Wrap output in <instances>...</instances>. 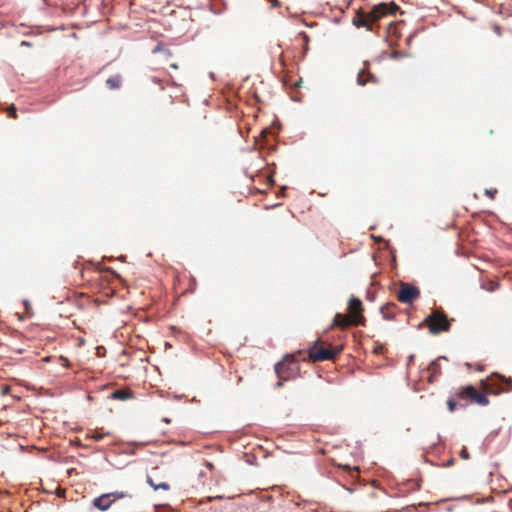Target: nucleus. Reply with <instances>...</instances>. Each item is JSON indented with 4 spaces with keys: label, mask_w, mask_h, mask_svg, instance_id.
I'll use <instances>...</instances> for the list:
<instances>
[{
    "label": "nucleus",
    "mask_w": 512,
    "mask_h": 512,
    "mask_svg": "<svg viewBox=\"0 0 512 512\" xmlns=\"http://www.w3.org/2000/svg\"><path fill=\"white\" fill-rule=\"evenodd\" d=\"M481 388L484 393L478 392L472 385H467L459 389L457 396L461 399H469L481 406H486L489 404V400L485 394H500L512 391V378L495 374L486 380H482Z\"/></svg>",
    "instance_id": "nucleus-1"
},
{
    "label": "nucleus",
    "mask_w": 512,
    "mask_h": 512,
    "mask_svg": "<svg viewBox=\"0 0 512 512\" xmlns=\"http://www.w3.org/2000/svg\"><path fill=\"white\" fill-rule=\"evenodd\" d=\"M398 6L394 2L380 3L375 5L371 11L366 12L358 9L352 18V24L357 28H366L368 31L373 30V24L377 23L382 17L388 14H394Z\"/></svg>",
    "instance_id": "nucleus-2"
},
{
    "label": "nucleus",
    "mask_w": 512,
    "mask_h": 512,
    "mask_svg": "<svg viewBox=\"0 0 512 512\" xmlns=\"http://www.w3.org/2000/svg\"><path fill=\"white\" fill-rule=\"evenodd\" d=\"M349 314L337 313L334 317L333 324L342 329L348 328L352 325H360L363 323L364 317L363 304L360 299L352 297L348 302Z\"/></svg>",
    "instance_id": "nucleus-3"
},
{
    "label": "nucleus",
    "mask_w": 512,
    "mask_h": 512,
    "mask_svg": "<svg viewBox=\"0 0 512 512\" xmlns=\"http://www.w3.org/2000/svg\"><path fill=\"white\" fill-rule=\"evenodd\" d=\"M295 356L296 354H285L282 361L275 365V371L280 379L277 382L276 387H280L282 385L281 380H287L298 373L299 368Z\"/></svg>",
    "instance_id": "nucleus-4"
},
{
    "label": "nucleus",
    "mask_w": 512,
    "mask_h": 512,
    "mask_svg": "<svg viewBox=\"0 0 512 512\" xmlns=\"http://www.w3.org/2000/svg\"><path fill=\"white\" fill-rule=\"evenodd\" d=\"M429 330L433 334L448 331L450 328V320L441 310H433L425 319Z\"/></svg>",
    "instance_id": "nucleus-5"
},
{
    "label": "nucleus",
    "mask_w": 512,
    "mask_h": 512,
    "mask_svg": "<svg viewBox=\"0 0 512 512\" xmlns=\"http://www.w3.org/2000/svg\"><path fill=\"white\" fill-rule=\"evenodd\" d=\"M420 296V290L409 283H401L397 298L405 304L413 303Z\"/></svg>",
    "instance_id": "nucleus-6"
},
{
    "label": "nucleus",
    "mask_w": 512,
    "mask_h": 512,
    "mask_svg": "<svg viewBox=\"0 0 512 512\" xmlns=\"http://www.w3.org/2000/svg\"><path fill=\"white\" fill-rule=\"evenodd\" d=\"M343 347L340 346H332L331 344H327L326 342L324 341H321V340H317L315 341V344L314 346L308 350L307 352H321V353H324V352H340V350H342Z\"/></svg>",
    "instance_id": "nucleus-7"
},
{
    "label": "nucleus",
    "mask_w": 512,
    "mask_h": 512,
    "mask_svg": "<svg viewBox=\"0 0 512 512\" xmlns=\"http://www.w3.org/2000/svg\"><path fill=\"white\" fill-rule=\"evenodd\" d=\"M114 503V499H109L108 495L102 494L99 497L93 500V506L99 509L100 511L108 510L112 504Z\"/></svg>",
    "instance_id": "nucleus-8"
},
{
    "label": "nucleus",
    "mask_w": 512,
    "mask_h": 512,
    "mask_svg": "<svg viewBox=\"0 0 512 512\" xmlns=\"http://www.w3.org/2000/svg\"><path fill=\"white\" fill-rule=\"evenodd\" d=\"M339 354H307V359L311 362H322L325 360L335 361ZM302 360H306V357H303Z\"/></svg>",
    "instance_id": "nucleus-9"
},
{
    "label": "nucleus",
    "mask_w": 512,
    "mask_h": 512,
    "mask_svg": "<svg viewBox=\"0 0 512 512\" xmlns=\"http://www.w3.org/2000/svg\"><path fill=\"white\" fill-rule=\"evenodd\" d=\"M377 81L376 77L373 74H370L365 69L359 71L357 76V84L360 86H364L369 82L375 83Z\"/></svg>",
    "instance_id": "nucleus-10"
},
{
    "label": "nucleus",
    "mask_w": 512,
    "mask_h": 512,
    "mask_svg": "<svg viewBox=\"0 0 512 512\" xmlns=\"http://www.w3.org/2000/svg\"><path fill=\"white\" fill-rule=\"evenodd\" d=\"M111 398L115 400L125 401L133 398V392L130 389H119L112 392Z\"/></svg>",
    "instance_id": "nucleus-11"
},
{
    "label": "nucleus",
    "mask_w": 512,
    "mask_h": 512,
    "mask_svg": "<svg viewBox=\"0 0 512 512\" xmlns=\"http://www.w3.org/2000/svg\"><path fill=\"white\" fill-rule=\"evenodd\" d=\"M397 306L394 303H387L381 308V313L385 319L392 320L395 317Z\"/></svg>",
    "instance_id": "nucleus-12"
},
{
    "label": "nucleus",
    "mask_w": 512,
    "mask_h": 512,
    "mask_svg": "<svg viewBox=\"0 0 512 512\" xmlns=\"http://www.w3.org/2000/svg\"><path fill=\"white\" fill-rule=\"evenodd\" d=\"M147 482L148 484L154 488V490L163 489V490H169L170 486L167 482H159L156 483V481L153 479L151 475L147 476Z\"/></svg>",
    "instance_id": "nucleus-13"
},
{
    "label": "nucleus",
    "mask_w": 512,
    "mask_h": 512,
    "mask_svg": "<svg viewBox=\"0 0 512 512\" xmlns=\"http://www.w3.org/2000/svg\"><path fill=\"white\" fill-rule=\"evenodd\" d=\"M106 84L110 89H118L121 85V77L119 75L109 77Z\"/></svg>",
    "instance_id": "nucleus-14"
},
{
    "label": "nucleus",
    "mask_w": 512,
    "mask_h": 512,
    "mask_svg": "<svg viewBox=\"0 0 512 512\" xmlns=\"http://www.w3.org/2000/svg\"><path fill=\"white\" fill-rule=\"evenodd\" d=\"M106 494L108 495L109 499H114V502L119 499L131 497L130 494L124 491H114Z\"/></svg>",
    "instance_id": "nucleus-15"
},
{
    "label": "nucleus",
    "mask_w": 512,
    "mask_h": 512,
    "mask_svg": "<svg viewBox=\"0 0 512 512\" xmlns=\"http://www.w3.org/2000/svg\"><path fill=\"white\" fill-rule=\"evenodd\" d=\"M109 435V433H101V432H98V431H93L92 434H91V438L94 439L95 441H100L104 438V436H107Z\"/></svg>",
    "instance_id": "nucleus-16"
},
{
    "label": "nucleus",
    "mask_w": 512,
    "mask_h": 512,
    "mask_svg": "<svg viewBox=\"0 0 512 512\" xmlns=\"http://www.w3.org/2000/svg\"><path fill=\"white\" fill-rule=\"evenodd\" d=\"M7 113H8V116L11 117V118H14L16 119L17 118V109L16 107L12 104L10 105L8 108H7Z\"/></svg>",
    "instance_id": "nucleus-17"
},
{
    "label": "nucleus",
    "mask_w": 512,
    "mask_h": 512,
    "mask_svg": "<svg viewBox=\"0 0 512 512\" xmlns=\"http://www.w3.org/2000/svg\"><path fill=\"white\" fill-rule=\"evenodd\" d=\"M460 457L464 460H468L470 458V454L466 447H463L460 451Z\"/></svg>",
    "instance_id": "nucleus-18"
},
{
    "label": "nucleus",
    "mask_w": 512,
    "mask_h": 512,
    "mask_svg": "<svg viewBox=\"0 0 512 512\" xmlns=\"http://www.w3.org/2000/svg\"><path fill=\"white\" fill-rule=\"evenodd\" d=\"M154 52H155V53H156V52H164V53H166V54L170 55L169 50H168L167 48H165L162 44H158V45L156 46V48L154 49Z\"/></svg>",
    "instance_id": "nucleus-19"
},
{
    "label": "nucleus",
    "mask_w": 512,
    "mask_h": 512,
    "mask_svg": "<svg viewBox=\"0 0 512 512\" xmlns=\"http://www.w3.org/2000/svg\"><path fill=\"white\" fill-rule=\"evenodd\" d=\"M485 194L490 198L494 199L497 194V189H486Z\"/></svg>",
    "instance_id": "nucleus-20"
},
{
    "label": "nucleus",
    "mask_w": 512,
    "mask_h": 512,
    "mask_svg": "<svg viewBox=\"0 0 512 512\" xmlns=\"http://www.w3.org/2000/svg\"><path fill=\"white\" fill-rule=\"evenodd\" d=\"M447 405H448V409L450 412H453L455 411L456 409V406H457V403L453 400V399H449L447 401Z\"/></svg>",
    "instance_id": "nucleus-21"
},
{
    "label": "nucleus",
    "mask_w": 512,
    "mask_h": 512,
    "mask_svg": "<svg viewBox=\"0 0 512 512\" xmlns=\"http://www.w3.org/2000/svg\"><path fill=\"white\" fill-rule=\"evenodd\" d=\"M428 369H429L430 371H432V374L430 375V378H431V377H432V375H433L434 373H436V372L438 371V369H439V368H438V365L436 364V362H432V363L429 365Z\"/></svg>",
    "instance_id": "nucleus-22"
},
{
    "label": "nucleus",
    "mask_w": 512,
    "mask_h": 512,
    "mask_svg": "<svg viewBox=\"0 0 512 512\" xmlns=\"http://www.w3.org/2000/svg\"><path fill=\"white\" fill-rule=\"evenodd\" d=\"M56 359H57V360H58V361H59L63 366H67V362H68V360H67L65 357H63L62 355H61V356H59V357H56Z\"/></svg>",
    "instance_id": "nucleus-23"
},
{
    "label": "nucleus",
    "mask_w": 512,
    "mask_h": 512,
    "mask_svg": "<svg viewBox=\"0 0 512 512\" xmlns=\"http://www.w3.org/2000/svg\"><path fill=\"white\" fill-rule=\"evenodd\" d=\"M154 512H170V511L165 507L155 506Z\"/></svg>",
    "instance_id": "nucleus-24"
},
{
    "label": "nucleus",
    "mask_w": 512,
    "mask_h": 512,
    "mask_svg": "<svg viewBox=\"0 0 512 512\" xmlns=\"http://www.w3.org/2000/svg\"><path fill=\"white\" fill-rule=\"evenodd\" d=\"M83 343H84V339L83 338H79L78 339V346L80 347Z\"/></svg>",
    "instance_id": "nucleus-25"
},
{
    "label": "nucleus",
    "mask_w": 512,
    "mask_h": 512,
    "mask_svg": "<svg viewBox=\"0 0 512 512\" xmlns=\"http://www.w3.org/2000/svg\"><path fill=\"white\" fill-rule=\"evenodd\" d=\"M50 360H51V356H47V357L43 358L44 362H49Z\"/></svg>",
    "instance_id": "nucleus-26"
},
{
    "label": "nucleus",
    "mask_w": 512,
    "mask_h": 512,
    "mask_svg": "<svg viewBox=\"0 0 512 512\" xmlns=\"http://www.w3.org/2000/svg\"><path fill=\"white\" fill-rule=\"evenodd\" d=\"M8 392H9V387H5V388L3 389V394H7Z\"/></svg>",
    "instance_id": "nucleus-27"
},
{
    "label": "nucleus",
    "mask_w": 512,
    "mask_h": 512,
    "mask_svg": "<svg viewBox=\"0 0 512 512\" xmlns=\"http://www.w3.org/2000/svg\"><path fill=\"white\" fill-rule=\"evenodd\" d=\"M477 370L482 371V370H483V366H482V365H480V364H478V365H477Z\"/></svg>",
    "instance_id": "nucleus-28"
},
{
    "label": "nucleus",
    "mask_w": 512,
    "mask_h": 512,
    "mask_svg": "<svg viewBox=\"0 0 512 512\" xmlns=\"http://www.w3.org/2000/svg\"><path fill=\"white\" fill-rule=\"evenodd\" d=\"M170 67H172V68H174V69H177V68H178V66H177L175 63L170 64Z\"/></svg>",
    "instance_id": "nucleus-29"
},
{
    "label": "nucleus",
    "mask_w": 512,
    "mask_h": 512,
    "mask_svg": "<svg viewBox=\"0 0 512 512\" xmlns=\"http://www.w3.org/2000/svg\"><path fill=\"white\" fill-rule=\"evenodd\" d=\"M22 45H27V46H28V45H29V43H28V42H26V41H23V42H22Z\"/></svg>",
    "instance_id": "nucleus-30"
}]
</instances>
